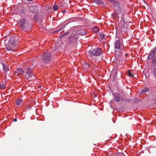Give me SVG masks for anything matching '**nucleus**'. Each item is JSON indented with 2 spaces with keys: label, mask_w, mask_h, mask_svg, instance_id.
<instances>
[{
  "label": "nucleus",
  "mask_w": 156,
  "mask_h": 156,
  "mask_svg": "<svg viewBox=\"0 0 156 156\" xmlns=\"http://www.w3.org/2000/svg\"><path fill=\"white\" fill-rule=\"evenodd\" d=\"M16 41L14 37H12L10 38L9 41V44L6 47V49L7 50L10 51L13 50L15 48V46L16 45H15Z\"/></svg>",
  "instance_id": "1"
},
{
  "label": "nucleus",
  "mask_w": 156,
  "mask_h": 156,
  "mask_svg": "<svg viewBox=\"0 0 156 156\" xmlns=\"http://www.w3.org/2000/svg\"><path fill=\"white\" fill-rule=\"evenodd\" d=\"M113 5L115 11L117 12V13L115 15V17H117L118 16L117 14H119L121 13V8L119 3L116 1L114 2H113Z\"/></svg>",
  "instance_id": "2"
},
{
  "label": "nucleus",
  "mask_w": 156,
  "mask_h": 156,
  "mask_svg": "<svg viewBox=\"0 0 156 156\" xmlns=\"http://www.w3.org/2000/svg\"><path fill=\"white\" fill-rule=\"evenodd\" d=\"M31 68L29 67H26V69H27L28 72H26L25 73V74L23 75L27 80L30 79L33 77V75L31 73L32 71Z\"/></svg>",
  "instance_id": "3"
},
{
  "label": "nucleus",
  "mask_w": 156,
  "mask_h": 156,
  "mask_svg": "<svg viewBox=\"0 0 156 156\" xmlns=\"http://www.w3.org/2000/svg\"><path fill=\"white\" fill-rule=\"evenodd\" d=\"M89 52L90 55L98 56L101 55V50L100 48H97L94 49L93 51H89Z\"/></svg>",
  "instance_id": "4"
},
{
  "label": "nucleus",
  "mask_w": 156,
  "mask_h": 156,
  "mask_svg": "<svg viewBox=\"0 0 156 156\" xmlns=\"http://www.w3.org/2000/svg\"><path fill=\"white\" fill-rule=\"evenodd\" d=\"M43 59L44 62L48 63L51 59V55L50 53H45L43 55Z\"/></svg>",
  "instance_id": "5"
},
{
  "label": "nucleus",
  "mask_w": 156,
  "mask_h": 156,
  "mask_svg": "<svg viewBox=\"0 0 156 156\" xmlns=\"http://www.w3.org/2000/svg\"><path fill=\"white\" fill-rule=\"evenodd\" d=\"M19 24L22 30L26 29L25 24L26 23V20L24 18H21L19 21Z\"/></svg>",
  "instance_id": "6"
},
{
  "label": "nucleus",
  "mask_w": 156,
  "mask_h": 156,
  "mask_svg": "<svg viewBox=\"0 0 156 156\" xmlns=\"http://www.w3.org/2000/svg\"><path fill=\"white\" fill-rule=\"evenodd\" d=\"M28 72L27 69H26V68L23 69L21 68H19L16 69L15 72L16 74H17V76L18 75L23 74H25V73Z\"/></svg>",
  "instance_id": "7"
},
{
  "label": "nucleus",
  "mask_w": 156,
  "mask_h": 156,
  "mask_svg": "<svg viewBox=\"0 0 156 156\" xmlns=\"http://www.w3.org/2000/svg\"><path fill=\"white\" fill-rule=\"evenodd\" d=\"M82 68L84 70H87L90 69V66L85 62H83L82 64Z\"/></svg>",
  "instance_id": "8"
},
{
  "label": "nucleus",
  "mask_w": 156,
  "mask_h": 156,
  "mask_svg": "<svg viewBox=\"0 0 156 156\" xmlns=\"http://www.w3.org/2000/svg\"><path fill=\"white\" fill-rule=\"evenodd\" d=\"M121 45L120 44V41L119 40L117 41L114 43L115 47V49L118 50L119 53H120V51H121L120 48Z\"/></svg>",
  "instance_id": "9"
},
{
  "label": "nucleus",
  "mask_w": 156,
  "mask_h": 156,
  "mask_svg": "<svg viewBox=\"0 0 156 156\" xmlns=\"http://www.w3.org/2000/svg\"><path fill=\"white\" fill-rule=\"evenodd\" d=\"M78 35L76 34H72L69 37V39L70 42L74 41L77 40Z\"/></svg>",
  "instance_id": "10"
},
{
  "label": "nucleus",
  "mask_w": 156,
  "mask_h": 156,
  "mask_svg": "<svg viewBox=\"0 0 156 156\" xmlns=\"http://www.w3.org/2000/svg\"><path fill=\"white\" fill-rule=\"evenodd\" d=\"M121 23V30L122 31H125L127 29L126 23L124 21H122Z\"/></svg>",
  "instance_id": "11"
},
{
  "label": "nucleus",
  "mask_w": 156,
  "mask_h": 156,
  "mask_svg": "<svg viewBox=\"0 0 156 156\" xmlns=\"http://www.w3.org/2000/svg\"><path fill=\"white\" fill-rule=\"evenodd\" d=\"M113 95L115 101L117 102H119L120 99H121L120 95L117 93H115Z\"/></svg>",
  "instance_id": "12"
},
{
  "label": "nucleus",
  "mask_w": 156,
  "mask_h": 156,
  "mask_svg": "<svg viewBox=\"0 0 156 156\" xmlns=\"http://www.w3.org/2000/svg\"><path fill=\"white\" fill-rule=\"evenodd\" d=\"M155 51L154 50H152L150 54L148 55V59H151L153 58V57L155 55Z\"/></svg>",
  "instance_id": "13"
},
{
  "label": "nucleus",
  "mask_w": 156,
  "mask_h": 156,
  "mask_svg": "<svg viewBox=\"0 0 156 156\" xmlns=\"http://www.w3.org/2000/svg\"><path fill=\"white\" fill-rule=\"evenodd\" d=\"M105 37V35L103 33H101L99 34V40L101 41Z\"/></svg>",
  "instance_id": "14"
},
{
  "label": "nucleus",
  "mask_w": 156,
  "mask_h": 156,
  "mask_svg": "<svg viewBox=\"0 0 156 156\" xmlns=\"http://www.w3.org/2000/svg\"><path fill=\"white\" fill-rule=\"evenodd\" d=\"M94 1L97 4H103L104 3V2L101 0H94Z\"/></svg>",
  "instance_id": "15"
},
{
  "label": "nucleus",
  "mask_w": 156,
  "mask_h": 156,
  "mask_svg": "<svg viewBox=\"0 0 156 156\" xmlns=\"http://www.w3.org/2000/svg\"><path fill=\"white\" fill-rule=\"evenodd\" d=\"M92 30L94 32L96 33L98 31L99 28L97 26H95L93 27Z\"/></svg>",
  "instance_id": "16"
},
{
  "label": "nucleus",
  "mask_w": 156,
  "mask_h": 156,
  "mask_svg": "<svg viewBox=\"0 0 156 156\" xmlns=\"http://www.w3.org/2000/svg\"><path fill=\"white\" fill-rule=\"evenodd\" d=\"M16 103L17 105H19L22 103V100L21 99L19 98L16 101Z\"/></svg>",
  "instance_id": "17"
},
{
  "label": "nucleus",
  "mask_w": 156,
  "mask_h": 156,
  "mask_svg": "<svg viewBox=\"0 0 156 156\" xmlns=\"http://www.w3.org/2000/svg\"><path fill=\"white\" fill-rule=\"evenodd\" d=\"M2 65L4 71L5 72H6L7 71L8 67L5 64H3Z\"/></svg>",
  "instance_id": "18"
},
{
  "label": "nucleus",
  "mask_w": 156,
  "mask_h": 156,
  "mask_svg": "<svg viewBox=\"0 0 156 156\" xmlns=\"http://www.w3.org/2000/svg\"><path fill=\"white\" fill-rule=\"evenodd\" d=\"M152 63L154 66H156V58H153L152 61Z\"/></svg>",
  "instance_id": "19"
},
{
  "label": "nucleus",
  "mask_w": 156,
  "mask_h": 156,
  "mask_svg": "<svg viewBox=\"0 0 156 156\" xmlns=\"http://www.w3.org/2000/svg\"><path fill=\"white\" fill-rule=\"evenodd\" d=\"M53 9L54 11H56L58 9V6L57 5H55L53 6Z\"/></svg>",
  "instance_id": "20"
},
{
  "label": "nucleus",
  "mask_w": 156,
  "mask_h": 156,
  "mask_svg": "<svg viewBox=\"0 0 156 156\" xmlns=\"http://www.w3.org/2000/svg\"><path fill=\"white\" fill-rule=\"evenodd\" d=\"M86 32L85 30H82L79 32V34L82 35H85Z\"/></svg>",
  "instance_id": "21"
},
{
  "label": "nucleus",
  "mask_w": 156,
  "mask_h": 156,
  "mask_svg": "<svg viewBox=\"0 0 156 156\" xmlns=\"http://www.w3.org/2000/svg\"><path fill=\"white\" fill-rule=\"evenodd\" d=\"M5 87V85L4 84H0V89H4Z\"/></svg>",
  "instance_id": "22"
},
{
  "label": "nucleus",
  "mask_w": 156,
  "mask_h": 156,
  "mask_svg": "<svg viewBox=\"0 0 156 156\" xmlns=\"http://www.w3.org/2000/svg\"><path fill=\"white\" fill-rule=\"evenodd\" d=\"M149 89L148 88L144 87L143 90V92H148L149 91Z\"/></svg>",
  "instance_id": "23"
},
{
  "label": "nucleus",
  "mask_w": 156,
  "mask_h": 156,
  "mask_svg": "<svg viewBox=\"0 0 156 156\" xmlns=\"http://www.w3.org/2000/svg\"><path fill=\"white\" fill-rule=\"evenodd\" d=\"M153 75L156 79V69H155L153 72Z\"/></svg>",
  "instance_id": "24"
},
{
  "label": "nucleus",
  "mask_w": 156,
  "mask_h": 156,
  "mask_svg": "<svg viewBox=\"0 0 156 156\" xmlns=\"http://www.w3.org/2000/svg\"><path fill=\"white\" fill-rule=\"evenodd\" d=\"M128 75L129 76L133 77V75L130 73V72L129 71L128 73Z\"/></svg>",
  "instance_id": "25"
},
{
  "label": "nucleus",
  "mask_w": 156,
  "mask_h": 156,
  "mask_svg": "<svg viewBox=\"0 0 156 156\" xmlns=\"http://www.w3.org/2000/svg\"><path fill=\"white\" fill-rule=\"evenodd\" d=\"M25 12V11L24 9H22L20 11V13H24Z\"/></svg>",
  "instance_id": "26"
},
{
  "label": "nucleus",
  "mask_w": 156,
  "mask_h": 156,
  "mask_svg": "<svg viewBox=\"0 0 156 156\" xmlns=\"http://www.w3.org/2000/svg\"><path fill=\"white\" fill-rule=\"evenodd\" d=\"M69 33V32H66V33H65L64 34H62V37L64 36H66V35H67Z\"/></svg>",
  "instance_id": "27"
},
{
  "label": "nucleus",
  "mask_w": 156,
  "mask_h": 156,
  "mask_svg": "<svg viewBox=\"0 0 156 156\" xmlns=\"http://www.w3.org/2000/svg\"><path fill=\"white\" fill-rule=\"evenodd\" d=\"M122 101L123 102H125L126 101V100L125 99L122 98Z\"/></svg>",
  "instance_id": "28"
},
{
  "label": "nucleus",
  "mask_w": 156,
  "mask_h": 156,
  "mask_svg": "<svg viewBox=\"0 0 156 156\" xmlns=\"http://www.w3.org/2000/svg\"><path fill=\"white\" fill-rule=\"evenodd\" d=\"M17 120L16 119H14V122H16Z\"/></svg>",
  "instance_id": "29"
},
{
  "label": "nucleus",
  "mask_w": 156,
  "mask_h": 156,
  "mask_svg": "<svg viewBox=\"0 0 156 156\" xmlns=\"http://www.w3.org/2000/svg\"><path fill=\"white\" fill-rule=\"evenodd\" d=\"M154 50L155 51L156 50V47L154 48Z\"/></svg>",
  "instance_id": "30"
},
{
  "label": "nucleus",
  "mask_w": 156,
  "mask_h": 156,
  "mask_svg": "<svg viewBox=\"0 0 156 156\" xmlns=\"http://www.w3.org/2000/svg\"><path fill=\"white\" fill-rule=\"evenodd\" d=\"M27 1H32V0H27Z\"/></svg>",
  "instance_id": "31"
}]
</instances>
